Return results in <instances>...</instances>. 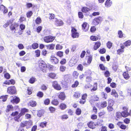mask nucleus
<instances>
[{
  "mask_svg": "<svg viewBox=\"0 0 131 131\" xmlns=\"http://www.w3.org/2000/svg\"><path fill=\"white\" fill-rule=\"evenodd\" d=\"M38 67L40 70L43 72H47L48 69L50 71L53 69V66L49 64H47L44 61L40 60L38 63Z\"/></svg>",
  "mask_w": 131,
  "mask_h": 131,
  "instance_id": "f257e3e1",
  "label": "nucleus"
},
{
  "mask_svg": "<svg viewBox=\"0 0 131 131\" xmlns=\"http://www.w3.org/2000/svg\"><path fill=\"white\" fill-rule=\"evenodd\" d=\"M28 111L29 110L28 109L23 108L21 109L20 112L19 114L18 111H16L12 112L10 115L12 117H14V119L15 121L19 122V119L20 117L24 115L26 113L28 112Z\"/></svg>",
  "mask_w": 131,
  "mask_h": 131,
  "instance_id": "f03ea898",
  "label": "nucleus"
},
{
  "mask_svg": "<svg viewBox=\"0 0 131 131\" xmlns=\"http://www.w3.org/2000/svg\"><path fill=\"white\" fill-rule=\"evenodd\" d=\"M7 92L11 95L16 94L17 90L16 87L13 86L8 87L7 88Z\"/></svg>",
  "mask_w": 131,
  "mask_h": 131,
  "instance_id": "7ed1b4c3",
  "label": "nucleus"
},
{
  "mask_svg": "<svg viewBox=\"0 0 131 131\" xmlns=\"http://www.w3.org/2000/svg\"><path fill=\"white\" fill-rule=\"evenodd\" d=\"M19 24L16 23H14L12 24L9 26V28L10 31L13 34L16 32V31L18 29Z\"/></svg>",
  "mask_w": 131,
  "mask_h": 131,
  "instance_id": "20e7f679",
  "label": "nucleus"
},
{
  "mask_svg": "<svg viewBox=\"0 0 131 131\" xmlns=\"http://www.w3.org/2000/svg\"><path fill=\"white\" fill-rule=\"evenodd\" d=\"M52 86L54 89L60 91L62 89V87L56 81H54L52 82Z\"/></svg>",
  "mask_w": 131,
  "mask_h": 131,
  "instance_id": "39448f33",
  "label": "nucleus"
},
{
  "mask_svg": "<svg viewBox=\"0 0 131 131\" xmlns=\"http://www.w3.org/2000/svg\"><path fill=\"white\" fill-rule=\"evenodd\" d=\"M55 37L51 36H48L45 37L43 38L44 41L46 43H50L52 42L55 39Z\"/></svg>",
  "mask_w": 131,
  "mask_h": 131,
  "instance_id": "423d86ee",
  "label": "nucleus"
},
{
  "mask_svg": "<svg viewBox=\"0 0 131 131\" xmlns=\"http://www.w3.org/2000/svg\"><path fill=\"white\" fill-rule=\"evenodd\" d=\"M71 36L73 38H78L79 36V33L77 32V30L74 27H71Z\"/></svg>",
  "mask_w": 131,
  "mask_h": 131,
  "instance_id": "0eeeda50",
  "label": "nucleus"
},
{
  "mask_svg": "<svg viewBox=\"0 0 131 131\" xmlns=\"http://www.w3.org/2000/svg\"><path fill=\"white\" fill-rule=\"evenodd\" d=\"M85 73L86 75L87 76L86 78V81L88 83L91 82L92 80V78L91 77L92 72H87Z\"/></svg>",
  "mask_w": 131,
  "mask_h": 131,
  "instance_id": "6e6552de",
  "label": "nucleus"
},
{
  "mask_svg": "<svg viewBox=\"0 0 131 131\" xmlns=\"http://www.w3.org/2000/svg\"><path fill=\"white\" fill-rule=\"evenodd\" d=\"M103 20L102 18L101 17H98L95 18L93 20V23L95 25H97L101 23Z\"/></svg>",
  "mask_w": 131,
  "mask_h": 131,
  "instance_id": "1a4fd4ad",
  "label": "nucleus"
},
{
  "mask_svg": "<svg viewBox=\"0 0 131 131\" xmlns=\"http://www.w3.org/2000/svg\"><path fill=\"white\" fill-rule=\"evenodd\" d=\"M50 60L52 63L54 64L58 63L59 62L58 59L52 55L50 56Z\"/></svg>",
  "mask_w": 131,
  "mask_h": 131,
  "instance_id": "9d476101",
  "label": "nucleus"
},
{
  "mask_svg": "<svg viewBox=\"0 0 131 131\" xmlns=\"http://www.w3.org/2000/svg\"><path fill=\"white\" fill-rule=\"evenodd\" d=\"M20 101V99L17 96H14L12 100H11L10 102L13 104L15 103L17 104Z\"/></svg>",
  "mask_w": 131,
  "mask_h": 131,
  "instance_id": "9b49d317",
  "label": "nucleus"
},
{
  "mask_svg": "<svg viewBox=\"0 0 131 131\" xmlns=\"http://www.w3.org/2000/svg\"><path fill=\"white\" fill-rule=\"evenodd\" d=\"M82 29L85 31H87L89 29V25L86 22H84L82 25Z\"/></svg>",
  "mask_w": 131,
  "mask_h": 131,
  "instance_id": "f8f14e48",
  "label": "nucleus"
},
{
  "mask_svg": "<svg viewBox=\"0 0 131 131\" xmlns=\"http://www.w3.org/2000/svg\"><path fill=\"white\" fill-rule=\"evenodd\" d=\"M87 125L89 127L92 129L95 128L96 126V124L95 123L92 121L88 122Z\"/></svg>",
  "mask_w": 131,
  "mask_h": 131,
  "instance_id": "ddd939ff",
  "label": "nucleus"
},
{
  "mask_svg": "<svg viewBox=\"0 0 131 131\" xmlns=\"http://www.w3.org/2000/svg\"><path fill=\"white\" fill-rule=\"evenodd\" d=\"M54 22L55 25L57 26H62L64 24V23L62 20H59L56 18H55V20Z\"/></svg>",
  "mask_w": 131,
  "mask_h": 131,
  "instance_id": "4468645a",
  "label": "nucleus"
},
{
  "mask_svg": "<svg viewBox=\"0 0 131 131\" xmlns=\"http://www.w3.org/2000/svg\"><path fill=\"white\" fill-rule=\"evenodd\" d=\"M14 110V107L12 104H8L7 105L5 110L6 113H9L11 111H13Z\"/></svg>",
  "mask_w": 131,
  "mask_h": 131,
  "instance_id": "2eb2a0df",
  "label": "nucleus"
},
{
  "mask_svg": "<svg viewBox=\"0 0 131 131\" xmlns=\"http://www.w3.org/2000/svg\"><path fill=\"white\" fill-rule=\"evenodd\" d=\"M94 44L93 46V49L94 50H97L100 46L101 43L100 41H97L94 42Z\"/></svg>",
  "mask_w": 131,
  "mask_h": 131,
  "instance_id": "dca6fc26",
  "label": "nucleus"
},
{
  "mask_svg": "<svg viewBox=\"0 0 131 131\" xmlns=\"http://www.w3.org/2000/svg\"><path fill=\"white\" fill-rule=\"evenodd\" d=\"M0 10L4 14H6L8 12L7 9L3 5L0 6Z\"/></svg>",
  "mask_w": 131,
  "mask_h": 131,
  "instance_id": "f3484780",
  "label": "nucleus"
},
{
  "mask_svg": "<svg viewBox=\"0 0 131 131\" xmlns=\"http://www.w3.org/2000/svg\"><path fill=\"white\" fill-rule=\"evenodd\" d=\"M58 98L62 101L64 100L66 98L65 93L63 92H60L58 95Z\"/></svg>",
  "mask_w": 131,
  "mask_h": 131,
  "instance_id": "a211bd4d",
  "label": "nucleus"
},
{
  "mask_svg": "<svg viewBox=\"0 0 131 131\" xmlns=\"http://www.w3.org/2000/svg\"><path fill=\"white\" fill-rule=\"evenodd\" d=\"M69 74H66L64 75L63 79L66 83H68L70 80V77Z\"/></svg>",
  "mask_w": 131,
  "mask_h": 131,
  "instance_id": "6ab92c4d",
  "label": "nucleus"
},
{
  "mask_svg": "<svg viewBox=\"0 0 131 131\" xmlns=\"http://www.w3.org/2000/svg\"><path fill=\"white\" fill-rule=\"evenodd\" d=\"M112 4V2L111 0H106L105 1V7L108 8L110 7Z\"/></svg>",
  "mask_w": 131,
  "mask_h": 131,
  "instance_id": "aec40b11",
  "label": "nucleus"
},
{
  "mask_svg": "<svg viewBox=\"0 0 131 131\" xmlns=\"http://www.w3.org/2000/svg\"><path fill=\"white\" fill-rule=\"evenodd\" d=\"M76 63L75 60L73 59H71L68 63L69 66L70 67L74 66Z\"/></svg>",
  "mask_w": 131,
  "mask_h": 131,
  "instance_id": "412c9836",
  "label": "nucleus"
},
{
  "mask_svg": "<svg viewBox=\"0 0 131 131\" xmlns=\"http://www.w3.org/2000/svg\"><path fill=\"white\" fill-rule=\"evenodd\" d=\"M8 95H2L0 97V102H4L6 101L7 99Z\"/></svg>",
  "mask_w": 131,
  "mask_h": 131,
  "instance_id": "4be33fe9",
  "label": "nucleus"
},
{
  "mask_svg": "<svg viewBox=\"0 0 131 131\" xmlns=\"http://www.w3.org/2000/svg\"><path fill=\"white\" fill-rule=\"evenodd\" d=\"M123 76L126 80H128L130 78V76L128 73V71L124 72L123 73Z\"/></svg>",
  "mask_w": 131,
  "mask_h": 131,
  "instance_id": "5701e85b",
  "label": "nucleus"
},
{
  "mask_svg": "<svg viewBox=\"0 0 131 131\" xmlns=\"http://www.w3.org/2000/svg\"><path fill=\"white\" fill-rule=\"evenodd\" d=\"M56 75V74L53 72H50L48 73V77L52 79H55Z\"/></svg>",
  "mask_w": 131,
  "mask_h": 131,
  "instance_id": "b1692460",
  "label": "nucleus"
},
{
  "mask_svg": "<svg viewBox=\"0 0 131 131\" xmlns=\"http://www.w3.org/2000/svg\"><path fill=\"white\" fill-rule=\"evenodd\" d=\"M90 9L86 7H82L81 11L84 13H88L90 10Z\"/></svg>",
  "mask_w": 131,
  "mask_h": 131,
  "instance_id": "393cba45",
  "label": "nucleus"
},
{
  "mask_svg": "<svg viewBox=\"0 0 131 131\" xmlns=\"http://www.w3.org/2000/svg\"><path fill=\"white\" fill-rule=\"evenodd\" d=\"M45 112L44 110L41 109L38 111L37 115L39 117H41L43 115Z\"/></svg>",
  "mask_w": 131,
  "mask_h": 131,
  "instance_id": "a878e982",
  "label": "nucleus"
},
{
  "mask_svg": "<svg viewBox=\"0 0 131 131\" xmlns=\"http://www.w3.org/2000/svg\"><path fill=\"white\" fill-rule=\"evenodd\" d=\"M111 94L113 95L115 98H117L118 97V95L115 89H113L112 90Z\"/></svg>",
  "mask_w": 131,
  "mask_h": 131,
  "instance_id": "bb28decb",
  "label": "nucleus"
},
{
  "mask_svg": "<svg viewBox=\"0 0 131 131\" xmlns=\"http://www.w3.org/2000/svg\"><path fill=\"white\" fill-rule=\"evenodd\" d=\"M59 108L61 110H63L67 107V105L64 103H61L60 104L59 106Z\"/></svg>",
  "mask_w": 131,
  "mask_h": 131,
  "instance_id": "cd10ccee",
  "label": "nucleus"
},
{
  "mask_svg": "<svg viewBox=\"0 0 131 131\" xmlns=\"http://www.w3.org/2000/svg\"><path fill=\"white\" fill-rule=\"evenodd\" d=\"M47 123L48 122L46 121L42 122L40 123L39 126L41 128H43L46 126Z\"/></svg>",
  "mask_w": 131,
  "mask_h": 131,
  "instance_id": "c85d7f7f",
  "label": "nucleus"
},
{
  "mask_svg": "<svg viewBox=\"0 0 131 131\" xmlns=\"http://www.w3.org/2000/svg\"><path fill=\"white\" fill-rule=\"evenodd\" d=\"M51 104L55 106H57L59 104V102L57 99H54L51 102Z\"/></svg>",
  "mask_w": 131,
  "mask_h": 131,
  "instance_id": "c756f323",
  "label": "nucleus"
},
{
  "mask_svg": "<svg viewBox=\"0 0 131 131\" xmlns=\"http://www.w3.org/2000/svg\"><path fill=\"white\" fill-rule=\"evenodd\" d=\"M30 105L32 107L35 106L37 105L36 101L34 100L30 101L29 103Z\"/></svg>",
  "mask_w": 131,
  "mask_h": 131,
  "instance_id": "7c9ffc66",
  "label": "nucleus"
},
{
  "mask_svg": "<svg viewBox=\"0 0 131 131\" xmlns=\"http://www.w3.org/2000/svg\"><path fill=\"white\" fill-rule=\"evenodd\" d=\"M122 116L123 117H126L130 115L128 112L122 111L121 112Z\"/></svg>",
  "mask_w": 131,
  "mask_h": 131,
  "instance_id": "2f4dec72",
  "label": "nucleus"
},
{
  "mask_svg": "<svg viewBox=\"0 0 131 131\" xmlns=\"http://www.w3.org/2000/svg\"><path fill=\"white\" fill-rule=\"evenodd\" d=\"M90 39L91 40L93 41H96L100 39V38H99L98 37L95 36H91L90 37Z\"/></svg>",
  "mask_w": 131,
  "mask_h": 131,
  "instance_id": "473e14b6",
  "label": "nucleus"
},
{
  "mask_svg": "<svg viewBox=\"0 0 131 131\" xmlns=\"http://www.w3.org/2000/svg\"><path fill=\"white\" fill-rule=\"evenodd\" d=\"M75 113L77 115H80L82 113V111L81 109L79 108H77L75 111Z\"/></svg>",
  "mask_w": 131,
  "mask_h": 131,
  "instance_id": "72a5a7b5",
  "label": "nucleus"
},
{
  "mask_svg": "<svg viewBox=\"0 0 131 131\" xmlns=\"http://www.w3.org/2000/svg\"><path fill=\"white\" fill-rule=\"evenodd\" d=\"M19 21L20 23L26 21V18L24 15H21L19 19Z\"/></svg>",
  "mask_w": 131,
  "mask_h": 131,
  "instance_id": "f704fd0d",
  "label": "nucleus"
},
{
  "mask_svg": "<svg viewBox=\"0 0 131 131\" xmlns=\"http://www.w3.org/2000/svg\"><path fill=\"white\" fill-rule=\"evenodd\" d=\"M35 21L36 24L39 25L41 23L42 20L41 18L40 17H38L36 19Z\"/></svg>",
  "mask_w": 131,
  "mask_h": 131,
  "instance_id": "c9c22d12",
  "label": "nucleus"
},
{
  "mask_svg": "<svg viewBox=\"0 0 131 131\" xmlns=\"http://www.w3.org/2000/svg\"><path fill=\"white\" fill-rule=\"evenodd\" d=\"M12 21L11 20H8L7 21V22L3 25V27L4 28H6L11 24H12Z\"/></svg>",
  "mask_w": 131,
  "mask_h": 131,
  "instance_id": "e433bc0d",
  "label": "nucleus"
},
{
  "mask_svg": "<svg viewBox=\"0 0 131 131\" xmlns=\"http://www.w3.org/2000/svg\"><path fill=\"white\" fill-rule=\"evenodd\" d=\"M37 96L39 98H41L44 95L43 93L41 91H38L37 94Z\"/></svg>",
  "mask_w": 131,
  "mask_h": 131,
  "instance_id": "4c0bfd02",
  "label": "nucleus"
},
{
  "mask_svg": "<svg viewBox=\"0 0 131 131\" xmlns=\"http://www.w3.org/2000/svg\"><path fill=\"white\" fill-rule=\"evenodd\" d=\"M33 14V13L31 10L28 11L26 13L27 17L28 18H30L32 15Z\"/></svg>",
  "mask_w": 131,
  "mask_h": 131,
  "instance_id": "58836bf2",
  "label": "nucleus"
},
{
  "mask_svg": "<svg viewBox=\"0 0 131 131\" xmlns=\"http://www.w3.org/2000/svg\"><path fill=\"white\" fill-rule=\"evenodd\" d=\"M55 46V45L53 44H51L47 45L46 47L47 48L51 50H53L54 49Z\"/></svg>",
  "mask_w": 131,
  "mask_h": 131,
  "instance_id": "ea45409f",
  "label": "nucleus"
},
{
  "mask_svg": "<svg viewBox=\"0 0 131 131\" xmlns=\"http://www.w3.org/2000/svg\"><path fill=\"white\" fill-rule=\"evenodd\" d=\"M107 105V102L106 101L102 102L100 104V106L101 108H103L106 107Z\"/></svg>",
  "mask_w": 131,
  "mask_h": 131,
  "instance_id": "a19ab883",
  "label": "nucleus"
},
{
  "mask_svg": "<svg viewBox=\"0 0 131 131\" xmlns=\"http://www.w3.org/2000/svg\"><path fill=\"white\" fill-rule=\"evenodd\" d=\"M94 86L92 89L91 91V92L96 91L97 89V83H94Z\"/></svg>",
  "mask_w": 131,
  "mask_h": 131,
  "instance_id": "79ce46f5",
  "label": "nucleus"
},
{
  "mask_svg": "<svg viewBox=\"0 0 131 131\" xmlns=\"http://www.w3.org/2000/svg\"><path fill=\"white\" fill-rule=\"evenodd\" d=\"M124 44L125 46L128 47L131 45V41L129 40H128L125 41L124 43Z\"/></svg>",
  "mask_w": 131,
  "mask_h": 131,
  "instance_id": "37998d69",
  "label": "nucleus"
},
{
  "mask_svg": "<svg viewBox=\"0 0 131 131\" xmlns=\"http://www.w3.org/2000/svg\"><path fill=\"white\" fill-rule=\"evenodd\" d=\"M79 75V73L78 72L76 71H74L72 73V75L74 78H77Z\"/></svg>",
  "mask_w": 131,
  "mask_h": 131,
  "instance_id": "c03bdc74",
  "label": "nucleus"
},
{
  "mask_svg": "<svg viewBox=\"0 0 131 131\" xmlns=\"http://www.w3.org/2000/svg\"><path fill=\"white\" fill-rule=\"evenodd\" d=\"M66 67L65 66L62 65L60 66L59 68L60 70L62 72H64L65 71H66Z\"/></svg>",
  "mask_w": 131,
  "mask_h": 131,
  "instance_id": "a18cd8bd",
  "label": "nucleus"
},
{
  "mask_svg": "<svg viewBox=\"0 0 131 131\" xmlns=\"http://www.w3.org/2000/svg\"><path fill=\"white\" fill-rule=\"evenodd\" d=\"M36 79L35 77H32L29 81V82L31 84L34 83L36 81Z\"/></svg>",
  "mask_w": 131,
  "mask_h": 131,
  "instance_id": "49530a36",
  "label": "nucleus"
},
{
  "mask_svg": "<svg viewBox=\"0 0 131 131\" xmlns=\"http://www.w3.org/2000/svg\"><path fill=\"white\" fill-rule=\"evenodd\" d=\"M36 56L37 57H39L40 54V51L39 49H37L35 51Z\"/></svg>",
  "mask_w": 131,
  "mask_h": 131,
  "instance_id": "de8ad7c7",
  "label": "nucleus"
},
{
  "mask_svg": "<svg viewBox=\"0 0 131 131\" xmlns=\"http://www.w3.org/2000/svg\"><path fill=\"white\" fill-rule=\"evenodd\" d=\"M38 44L37 43H34L31 45V47L33 49H36L38 47Z\"/></svg>",
  "mask_w": 131,
  "mask_h": 131,
  "instance_id": "09e8293b",
  "label": "nucleus"
},
{
  "mask_svg": "<svg viewBox=\"0 0 131 131\" xmlns=\"http://www.w3.org/2000/svg\"><path fill=\"white\" fill-rule=\"evenodd\" d=\"M63 52L61 51H59L56 53V54L58 56L61 58L63 56Z\"/></svg>",
  "mask_w": 131,
  "mask_h": 131,
  "instance_id": "8fccbe9b",
  "label": "nucleus"
},
{
  "mask_svg": "<svg viewBox=\"0 0 131 131\" xmlns=\"http://www.w3.org/2000/svg\"><path fill=\"white\" fill-rule=\"evenodd\" d=\"M79 83L78 81H75L74 82V83L71 85V87L73 88H75L77 87L79 85Z\"/></svg>",
  "mask_w": 131,
  "mask_h": 131,
  "instance_id": "3c124183",
  "label": "nucleus"
},
{
  "mask_svg": "<svg viewBox=\"0 0 131 131\" xmlns=\"http://www.w3.org/2000/svg\"><path fill=\"white\" fill-rule=\"evenodd\" d=\"M50 102V100L49 98L45 99L43 101L44 104L46 105H48L49 104Z\"/></svg>",
  "mask_w": 131,
  "mask_h": 131,
  "instance_id": "603ef678",
  "label": "nucleus"
},
{
  "mask_svg": "<svg viewBox=\"0 0 131 131\" xmlns=\"http://www.w3.org/2000/svg\"><path fill=\"white\" fill-rule=\"evenodd\" d=\"M103 120L101 119H99L97 120L96 122V124L97 125H100L101 126L103 125V124H101L103 122Z\"/></svg>",
  "mask_w": 131,
  "mask_h": 131,
  "instance_id": "864d4df0",
  "label": "nucleus"
},
{
  "mask_svg": "<svg viewBox=\"0 0 131 131\" xmlns=\"http://www.w3.org/2000/svg\"><path fill=\"white\" fill-rule=\"evenodd\" d=\"M47 89V87L44 84H43L41 86L40 89L42 91H46Z\"/></svg>",
  "mask_w": 131,
  "mask_h": 131,
  "instance_id": "5fc2aeb1",
  "label": "nucleus"
},
{
  "mask_svg": "<svg viewBox=\"0 0 131 131\" xmlns=\"http://www.w3.org/2000/svg\"><path fill=\"white\" fill-rule=\"evenodd\" d=\"M77 69L80 71H82L83 69V67L81 64H79L77 67Z\"/></svg>",
  "mask_w": 131,
  "mask_h": 131,
  "instance_id": "6e6d98bb",
  "label": "nucleus"
},
{
  "mask_svg": "<svg viewBox=\"0 0 131 131\" xmlns=\"http://www.w3.org/2000/svg\"><path fill=\"white\" fill-rule=\"evenodd\" d=\"M92 100L95 102L98 101L99 100V97L97 95H95L93 96L92 98Z\"/></svg>",
  "mask_w": 131,
  "mask_h": 131,
  "instance_id": "4d7b16f0",
  "label": "nucleus"
},
{
  "mask_svg": "<svg viewBox=\"0 0 131 131\" xmlns=\"http://www.w3.org/2000/svg\"><path fill=\"white\" fill-rule=\"evenodd\" d=\"M67 63V60L66 59L63 58L61 59L60 61V63L61 65H64Z\"/></svg>",
  "mask_w": 131,
  "mask_h": 131,
  "instance_id": "13d9d810",
  "label": "nucleus"
},
{
  "mask_svg": "<svg viewBox=\"0 0 131 131\" xmlns=\"http://www.w3.org/2000/svg\"><path fill=\"white\" fill-rule=\"evenodd\" d=\"M113 105H111V104L108 105L107 107V110L108 111H112L113 110V108L112 107Z\"/></svg>",
  "mask_w": 131,
  "mask_h": 131,
  "instance_id": "bf43d9fd",
  "label": "nucleus"
},
{
  "mask_svg": "<svg viewBox=\"0 0 131 131\" xmlns=\"http://www.w3.org/2000/svg\"><path fill=\"white\" fill-rule=\"evenodd\" d=\"M108 127L110 129H112L114 128L115 127L114 125L112 123H110L108 124Z\"/></svg>",
  "mask_w": 131,
  "mask_h": 131,
  "instance_id": "052dcab7",
  "label": "nucleus"
},
{
  "mask_svg": "<svg viewBox=\"0 0 131 131\" xmlns=\"http://www.w3.org/2000/svg\"><path fill=\"white\" fill-rule=\"evenodd\" d=\"M80 96V93L78 92H75L73 95V96L76 98H79Z\"/></svg>",
  "mask_w": 131,
  "mask_h": 131,
  "instance_id": "680f3d73",
  "label": "nucleus"
},
{
  "mask_svg": "<svg viewBox=\"0 0 131 131\" xmlns=\"http://www.w3.org/2000/svg\"><path fill=\"white\" fill-rule=\"evenodd\" d=\"M104 75L105 77H108L110 75V73L108 70H106L104 72Z\"/></svg>",
  "mask_w": 131,
  "mask_h": 131,
  "instance_id": "e2e57ef3",
  "label": "nucleus"
},
{
  "mask_svg": "<svg viewBox=\"0 0 131 131\" xmlns=\"http://www.w3.org/2000/svg\"><path fill=\"white\" fill-rule=\"evenodd\" d=\"M68 118V116L67 114H64L61 116V118L62 120L66 119Z\"/></svg>",
  "mask_w": 131,
  "mask_h": 131,
  "instance_id": "0e129e2a",
  "label": "nucleus"
},
{
  "mask_svg": "<svg viewBox=\"0 0 131 131\" xmlns=\"http://www.w3.org/2000/svg\"><path fill=\"white\" fill-rule=\"evenodd\" d=\"M92 56H90L88 57V58L87 60V63L90 64L92 62Z\"/></svg>",
  "mask_w": 131,
  "mask_h": 131,
  "instance_id": "69168bd1",
  "label": "nucleus"
},
{
  "mask_svg": "<svg viewBox=\"0 0 131 131\" xmlns=\"http://www.w3.org/2000/svg\"><path fill=\"white\" fill-rule=\"evenodd\" d=\"M26 126H31L32 124V123L31 121H26Z\"/></svg>",
  "mask_w": 131,
  "mask_h": 131,
  "instance_id": "338daca9",
  "label": "nucleus"
},
{
  "mask_svg": "<svg viewBox=\"0 0 131 131\" xmlns=\"http://www.w3.org/2000/svg\"><path fill=\"white\" fill-rule=\"evenodd\" d=\"M49 111L51 113H54L56 110V108L52 106H50L49 108Z\"/></svg>",
  "mask_w": 131,
  "mask_h": 131,
  "instance_id": "774afa93",
  "label": "nucleus"
}]
</instances>
